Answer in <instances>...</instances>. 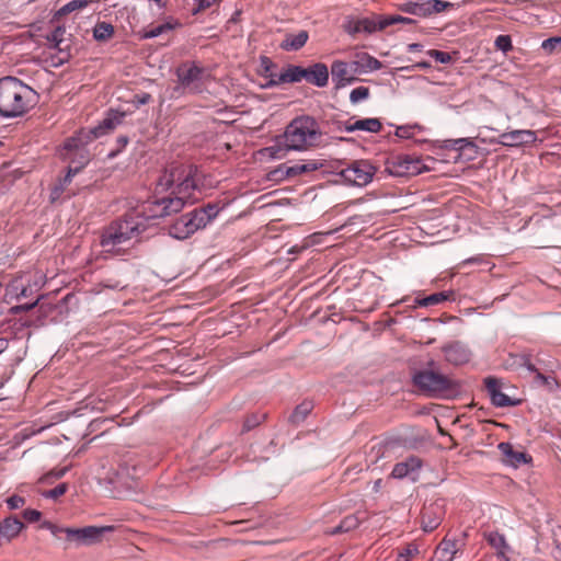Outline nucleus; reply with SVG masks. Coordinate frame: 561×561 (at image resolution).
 <instances>
[{
    "mask_svg": "<svg viewBox=\"0 0 561 561\" xmlns=\"http://www.w3.org/2000/svg\"><path fill=\"white\" fill-rule=\"evenodd\" d=\"M198 168L175 163L164 170L157 183V191H170L167 196L149 204L147 213L131 211L112 220L100 231L99 243L104 259L121 256L148 228V219L162 218L181 211L199 199Z\"/></svg>",
    "mask_w": 561,
    "mask_h": 561,
    "instance_id": "f257e3e1",
    "label": "nucleus"
},
{
    "mask_svg": "<svg viewBox=\"0 0 561 561\" xmlns=\"http://www.w3.org/2000/svg\"><path fill=\"white\" fill-rule=\"evenodd\" d=\"M123 118L124 113L111 110L106 116L93 128H81L72 137L66 139L64 149L67 151V158L71 163H76L77 157H79V164L76 167L69 165L65 176L59 179L58 182L62 184L65 188L71 183L72 178L87 164V145L113 131L118 125L122 124Z\"/></svg>",
    "mask_w": 561,
    "mask_h": 561,
    "instance_id": "f03ea898",
    "label": "nucleus"
},
{
    "mask_svg": "<svg viewBox=\"0 0 561 561\" xmlns=\"http://www.w3.org/2000/svg\"><path fill=\"white\" fill-rule=\"evenodd\" d=\"M322 131L314 117L300 115L295 117L285 128L283 135L275 139V144L265 150L273 159H282L288 151H306L318 147L321 142Z\"/></svg>",
    "mask_w": 561,
    "mask_h": 561,
    "instance_id": "7ed1b4c3",
    "label": "nucleus"
},
{
    "mask_svg": "<svg viewBox=\"0 0 561 561\" xmlns=\"http://www.w3.org/2000/svg\"><path fill=\"white\" fill-rule=\"evenodd\" d=\"M38 93L15 77L0 79V116L16 118L26 114L38 103Z\"/></svg>",
    "mask_w": 561,
    "mask_h": 561,
    "instance_id": "20e7f679",
    "label": "nucleus"
},
{
    "mask_svg": "<svg viewBox=\"0 0 561 561\" xmlns=\"http://www.w3.org/2000/svg\"><path fill=\"white\" fill-rule=\"evenodd\" d=\"M412 382L422 394L434 399H456L462 392V383L440 373L434 360H430L425 368L415 370Z\"/></svg>",
    "mask_w": 561,
    "mask_h": 561,
    "instance_id": "39448f33",
    "label": "nucleus"
},
{
    "mask_svg": "<svg viewBox=\"0 0 561 561\" xmlns=\"http://www.w3.org/2000/svg\"><path fill=\"white\" fill-rule=\"evenodd\" d=\"M220 203H208L178 217L168 228L169 234L185 240L198 230L205 229L222 210Z\"/></svg>",
    "mask_w": 561,
    "mask_h": 561,
    "instance_id": "423d86ee",
    "label": "nucleus"
},
{
    "mask_svg": "<svg viewBox=\"0 0 561 561\" xmlns=\"http://www.w3.org/2000/svg\"><path fill=\"white\" fill-rule=\"evenodd\" d=\"M114 526H85L82 528H67L66 541L80 546H92L102 541L104 534L114 531Z\"/></svg>",
    "mask_w": 561,
    "mask_h": 561,
    "instance_id": "0eeeda50",
    "label": "nucleus"
},
{
    "mask_svg": "<svg viewBox=\"0 0 561 561\" xmlns=\"http://www.w3.org/2000/svg\"><path fill=\"white\" fill-rule=\"evenodd\" d=\"M376 168L367 160H355L337 174L347 184L354 186H366L373 181Z\"/></svg>",
    "mask_w": 561,
    "mask_h": 561,
    "instance_id": "6e6552de",
    "label": "nucleus"
},
{
    "mask_svg": "<svg viewBox=\"0 0 561 561\" xmlns=\"http://www.w3.org/2000/svg\"><path fill=\"white\" fill-rule=\"evenodd\" d=\"M387 171L393 176H414L428 169L423 160L411 154H398L387 162Z\"/></svg>",
    "mask_w": 561,
    "mask_h": 561,
    "instance_id": "1a4fd4ad",
    "label": "nucleus"
},
{
    "mask_svg": "<svg viewBox=\"0 0 561 561\" xmlns=\"http://www.w3.org/2000/svg\"><path fill=\"white\" fill-rule=\"evenodd\" d=\"M204 69L195 62H184L176 68L180 88L186 93H199L203 88Z\"/></svg>",
    "mask_w": 561,
    "mask_h": 561,
    "instance_id": "9d476101",
    "label": "nucleus"
},
{
    "mask_svg": "<svg viewBox=\"0 0 561 561\" xmlns=\"http://www.w3.org/2000/svg\"><path fill=\"white\" fill-rule=\"evenodd\" d=\"M451 7H454L451 2L444 0H409L400 4V10L420 18H428L434 13H440Z\"/></svg>",
    "mask_w": 561,
    "mask_h": 561,
    "instance_id": "9b49d317",
    "label": "nucleus"
},
{
    "mask_svg": "<svg viewBox=\"0 0 561 561\" xmlns=\"http://www.w3.org/2000/svg\"><path fill=\"white\" fill-rule=\"evenodd\" d=\"M442 148L456 151L455 161H472L479 154L478 145L470 138L445 139Z\"/></svg>",
    "mask_w": 561,
    "mask_h": 561,
    "instance_id": "f8f14e48",
    "label": "nucleus"
},
{
    "mask_svg": "<svg viewBox=\"0 0 561 561\" xmlns=\"http://www.w3.org/2000/svg\"><path fill=\"white\" fill-rule=\"evenodd\" d=\"M484 386L490 397L491 403L496 408L516 407L520 403L518 399H512L502 392L501 379L489 376L484 379Z\"/></svg>",
    "mask_w": 561,
    "mask_h": 561,
    "instance_id": "ddd939ff",
    "label": "nucleus"
},
{
    "mask_svg": "<svg viewBox=\"0 0 561 561\" xmlns=\"http://www.w3.org/2000/svg\"><path fill=\"white\" fill-rule=\"evenodd\" d=\"M446 362L454 366L467 364L470 360L471 352L468 346L459 341L445 344L442 347Z\"/></svg>",
    "mask_w": 561,
    "mask_h": 561,
    "instance_id": "4468645a",
    "label": "nucleus"
},
{
    "mask_svg": "<svg viewBox=\"0 0 561 561\" xmlns=\"http://www.w3.org/2000/svg\"><path fill=\"white\" fill-rule=\"evenodd\" d=\"M537 139L536 133L528 129H515L502 133L499 136V144L504 147H520L533 144Z\"/></svg>",
    "mask_w": 561,
    "mask_h": 561,
    "instance_id": "2eb2a0df",
    "label": "nucleus"
},
{
    "mask_svg": "<svg viewBox=\"0 0 561 561\" xmlns=\"http://www.w3.org/2000/svg\"><path fill=\"white\" fill-rule=\"evenodd\" d=\"M503 456V463L513 468H518L524 463L531 462L533 458L525 451L515 450L508 442H502L497 445Z\"/></svg>",
    "mask_w": 561,
    "mask_h": 561,
    "instance_id": "dca6fc26",
    "label": "nucleus"
},
{
    "mask_svg": "<svg viewBox=\"0 0 561 561\" xmlns=\"http://www.w3.org/2000/svg\"><path fill=\"white\" fill-rule=\"evenodd\" d=\"M331 75L336 89L344 88L356 80V77L352 75L348 62L343 60H334L332 62Z\"/></svg>",
    "mask_w": 561,
    "mask_h": 561,
    "instance_id": "f3484780",
    "label": "nucleus"
},
{
    "mask_svg": "<svg viewBox=\"0 0 561 561\" xmlns=\"http://www.w3.org/2000/svg\"><path fill=\"white\" fill-rule=\"evenodd\" d=\"M443 520V512L438 505L425 506L421 513V527L425 533L435 530Z\"/></svg>",
    "mask_w": 561,
    "mask_h": 561,
    "instance_id": "a211bd4d",
    "label": "nucleus"
},
{
    "mask_svg": "<svg viewBox=\"0 0 561 561\" xmlns=\"http://www.w3.org/2000/svg\"><path fill=\"white\" fill-rule=\"evenodd\" d=\"M306 77V70L301 66L288 65L277 77L276 81L266 82L264 88H273L282 83L300 82Z\"/></svg>",
    "mask_w": 561,
    "mask_h": 561,
    "instance_id": "6ab92c4d",
    "label": "nucleus"
},
{
    "mask_svg": "<svg viewBox=\"0 0 561 561\" xmlns=\"http://www.w3.org/2000/svg\"><path fill=\"white\" fill-rule=\"evenodd\" d=\"M459 551V541L445 537L436 547L433 561H453Z\"/></svg>",
    "mask_w": 561,
    "mask_h": 561,
    "instance_id": "aec40b11",
    "label": "nucleus"
},
{
    "mask_svg": "<svg viewBox=\"0 0 561 561\" xmlns=\"http://www.w3.org/2000/svg\"><path fill=\"white\" fill-rule=\"evenodd\" d=\"M305 80L308 81L309 83H312L318 88H323L328 84L329 70L325 64L317 62L310 66L309 68H305Z\"/></svg>",
    "mask_w": 561,
    "mask_h": 561,
    "instance_id": "412c9836",
    "label": "nucleus"
},
{
    "mask_svg": "<svg viewBox=\"0 0 561 561\" xmlns=\"http://www.w3.org/2000/svg\"><path fill=\"white\" fill-rule=\"evenodd\" d=\"M486 540L489 545L495 549V553L489 556L490 558H499L501 560L510 561L508 552L511 549L502 534L492 531L486 535Z\"/></svg>",
    "mask_w": 561,
    "mask_h": 561,
    "instance_id": "4be33fe9",
    "label": "nucleus"
},
{
    "mask_svg": "<svg viewBox=\"0 0 561 561\" xmlns=\"http://www.w3.org/2000/svg\"><path fill=\"white\" fill-rule=\"evenodd\" d=\"M23 528L24 524L16 516L5 517L0 522V539L10 541L18 537Z\"/></svg>",
    "mask_w": 561,
    "mask_h": 561,
    "instance_id": "5701e85b",
    "label": "nucleus"
},
{
    "mask_svg": "<svg viewBox=\"0 0 561 561\" xmlns=\"http://www.w3.org/2000/svg\"><path fill=\"white\" fill-rule=\"evenodd\" d=\"M422 467V461L417 457H410L405 461L394 465L391 477L394 479H403L413 473H416Z\"/></svg>",
    "mask_w": 561,
    "mask_h": 561,
    "instance_id": "b1692460",
    "label": "nucleus"
},
{
    "mask_svg": "<svg viewBox=\"0 0 561 561\" xmlns=\"http://www.w3.org/2000/svg\"><path fill=\"white\" fill-rule=\"evenodd\" d=\"M181 26L182 23L176 18L168 16L163 23L144 30L141 38H154Z\"/></svg>",
    "mask_w": 561,
    "mask_h": 561,
    "instance_id": "393cba45",
    "label": "nucleus"
},
{
    "mask_svg": "<svg viewBox=\"0 0 561 561\" xmlns=\"http://www.w3.org/2000/svg\"><path fill=\"white\" fill-rule=\"evenodd\" d=\"M447 300H455V291L454 290L438 291V293L431 294L423 298L416 297L414 299V307L437 306Z\"/></svg>",
    "mask_w": 561,
    "mask_h": 561,
    "instance_id": "a878e982",
    "label": "nucleus"
},
{
    "mask_svg": "<svg viewBox=\"0 0 561 561\" xmlns=\"http://www.w3.org/2000/svg\"><path fill=\"white\" fill-rule=\"evenodd\" d=\"M308 38L309 33L305 30L299 31L297 34H286L279 47L286 51H297L306 45Z\"/></svg>",
    "mask_w": 561,
    "mask_h": 561,
    "instance_id": "bb28decb",
    "label": "nucleus"
},
{
    "mask_svg": "<svg viewBox=\"0 0 561 561\" xmlns=\"http://www.w3.org/2000/svg\"><path fill=\"white\" fill-rule=\"evenodd\" d=\"M321 167H322V163L314 161V160L307 161L305 163H296L290 167L284 165L285 176L294 178V176H297L300 174L310 173L312 171L320 169Z\"/></svg>",
    "mask_w": 561,
    "mask_h": 561,
    "instance_id": "cd10ccee",
    "label": "nucleus"
},
{
    "mask_svg": "<svg viewBox=\"0 0 561 561\" xmlns=\"http://www.w3.org/2000/svg\"><path fill=\"white\" fill-rule=\"evenodd\" d=\"M312 410H313V402L309 401V400H305L294 409L288 421L293 425L297 426V425L301 424L307 419V416L311 413Z\"/></svg>",
    "mask_w": 561,
    "mask_h": 561,
    "instance_id": "c85d7f7f",
    "label": "nucleus"
},
{
    "mask_svg": "<svg viewBox=\"0 0 561 561\" xmlns=\"http://www.w3.org/2000/svg\"><path fill=\"white\" fill-rule=\"evenodd\" d=\"M114 26L106 21H99L93 27V38L96 42H106L113 37Z\"/></svg>",
    "mask_w": 561,
    "mask_h": 561,
    "instance_id": "c756f323",
    "label": "nucleus"
},
{
    "mask_svg": "<svg viewBox=\"0 0 561 561\" xmlns=\"http://www.w3.org/2000/svg\"><path fill=\"white\" fill-rule=\"evenodd\" d=\"M355 126L357 130H363L373 134L379 133L382 128L380 119L375 117L357 119L355 122Z\"/></svg>",
    "mask_w": 561,
    "mask_h": 561,
    "instance_id": "7c9ffc66",
    "label": "nucleus"
},
{
    "mask_svg": "<svg viewBox=\"0 0 561 561\" xmlns=\"http://www.w3.org/2000/svg\"><path fill=\"white\" fill-rule=\"evenodd\" d=\"M385 15H378L375 18H363L362 23V32L366 34H371L376 31H382L386 27H381L380 24L383 23Z\"/></svg>",
    "mask_w": 561,
    "mask_h": 561,
    "instance_id": "2f4dec72",
    "label": "nucleus"
},
{
    "mask_svg": "<svg viewBox=\"0 0 561 561\" xmlns=\"http://www.w3.org/2000/svg\"><path fill=\"white\" fill-rule=\"evenodd\" d=\"M356 57L359 59L364 73L379 70L382 67L381 61L368 53L358 54Z\"/></svg>",
    "mask_w": 561,
    "mask_h": 561,
    "instance_id": "473e14b6",
    "label": "nucleus"
},
{
    "mask_svg": "<svg viewBox=\"0 0 561 561\" xmlns=\"http://www.w3.org/2000/svg\"><path fill=\"white\" fill-rule=\"evenodd\" d=\"M267 414L266 413H252L248 415L242 425V433H247L259 426L262 422L265 421Z\"/></svg>",
    "mask_w": 561,
    "mask_h": 561,
    "instance_id": "72a5a7b5",
    "label": "nucleus"
},
{
    "mask_svg": "<svg viewBox=\"0 0 561 561\" xmlns=\"http://www.w3.org/2000/svg\"><path fill=\"white\" fill-rule=\"evenodd\" d=\"M91 0H71L64 4L58 11L57 15L62 16L67 15L76 10H80L85 8Z\"/></svg>",
    "mask_w": 561,
    "mask_h": 561,
    "instance_id": "f704fd0d",
    "label": "nucleus"
},
{
    "mask_svg": "<svg viewBox=\"0 0 561 561\" xmlns=\"http://www.w3.org/2000/svg\"><path fill=\"white\" fill-rule=\"evenodd\" d=\"M359 524V520L357 517L355 516H346L344 519H342V522L339 524V526H336L333 530H332V534H341V533H346V531H350L352 529H355Z\"/></svg>",
    "mask_w": 561,
    "mask_h": 561,
    "instance_id": "c9c22d12",
    "label": "nucleus"
},
{
    "mask_svg": "<svg viewBox=\"0 0 561 561\" xmlns=\"http://www.w3.org/2000/svg\"><path fill=\"white\" fill-rule=\"evenodd\" d=\"M369 89L367 87L360 85L355 89H353L350 93V101L353 104H357L366 99L369 98Z\"/></svg>",
    "mask_w": 561,
    "mask_h": 561,
    "instance_id": "e433bc0d",
    "label": "nucleus"
},
{
    "mask_svg": "<svg viewBox=\"0 0 561 561\" xmlns=\"http://www.w3.org/2000/svg\"><path fill=\"white\" fill-rule=\"evenodd\" d=\"M194 7L192 8V15L198 13L220 3V0H193Z\"/></svg>",
    "mask_w": 561,
    "mask_h": 561,
    "instance_id": "4c0bfd02",
    "label": "nucleus"
},
{
    "mask_svg": "<svg viewBox=\"0 0 561 561\" xmlns=\"http://www.w3.org/2000/svg\"><path fill=\"white\" fill-rule=\"evenodd\" d=\"M494 46L496 49L507 53L513 49L512 38L510 35H499L495 38Z\"/></svg>",
    "mask_w": 561,
    "mask_h": 561,
    "instance_id": "58836bf2",
    "label": "nucleus"
},
{
    "mask_svg": "<svg viewBox=\"0 0 561 561\" xmlns=\"http://www.w3.org/2000/svg\"><path fill=\"white\" fill-rule=\"evenodd\" d=\"M417 552V547L410 543L398 552L396 561H411Z\"/></svg>",
    "mask_w": 561,
    "mask_h": 561,
    "instance_id": "ea45409f",
    "label": "nucleus"
},
{
    "mask_svg": "<svg viewBox=\"0 0 561 561\" xmlns=\"http://www.w3.org/2000/svg\"><path fill=\"white\" fill-rule=\"evenodd\" d=\"M385 18L383 23L380 24L381 27H388L397 23L412 24L415 22L414 20L402 15H385Z\"/></svg>",
    "mask_w": 561,
    "mask_h": 561,
    "instance_id": "a19ab883",
    "label": "nucleus"
},
{
    "mask_svg": "<svg viewBox=\"0 0 561 561\" xmlns=\"http://www.w3.org/2000/svg\"><path fill=\"white\" fill-rule=\"evenodd\" d=\"M68 490V484L67 483H59L57 486H55L54 489H50L48 491H45L43 493V496L46 497V499H53V500H56L58 499L59 496L64 495Z\"/></svg>",
    "mask_w": 561,
    "mask_h": 561,
    "instance_id": "79ce46f5",
    "label": "nucleus"
},
{
    "mask_svg": "<svg viewBox=\"0 0 561 561\" xmlns=\"http://www.w3.org/2000/svg\"><path fill=\"white\" fill-rule=\"evenodd\" d=\"M23 284L21 283V275L15 276L8 285H7V294L19 299V293L21 291Z\"/></svg>",
    "mask_w": 561,
    "mask_h": 561,
    "instance_id": "37998d69",
    "label": "nucleus"
},
{
    "mask_svg": "<svg viewBox=\"0 0 561 561\" xmlns=\"http://www.w3.org/2000/svg\"><path fill=\"white\" fill-rule=\"evenodd\" d=\"M541 47L548 53L561 50V37H550L542 42Z\"/></svg>",
    "mask_w": 561,
    "mask_h": 561,
    "instance_id": "c03bdc74",
    "label": "nucleus"
},
{
    "mask_svg": "<svg viewBox=\"0 0 561 561\" xmlns=\"http://www.w3.org/2000/svg\"><path fill=\"white\" fill-rule=\"evenodd\" d=\"M535 379L540 382L542 386H546L550 390H553L556 387H558V381L553 376L550 375H543L542 373H537L535 376Z\"/></svg>",
    "mask_w": 561,
    "mask_h": 561,
    "instance_id": "a18cd8bd",
    "label": "nucleus"
},
{
    "mask_svg": "<svg viewBox=\"0 0 561 561\" xmlns=\"http://www.w3.org/2000/svg\"><path fill=\"white\" fill-rule=\"evenodd\" d=\"M427 55L433 57L437 62L440 64H449L451 61V56L447 51L430 49Z\"/></svg>",
    "mask_w": 561,
    "mask_h": 561,
    "instance_id": "49530a36",
    "label": "nucleus"
},
{
    "mask_svg": "<svg viewBox=\"0 0 561 561\" xmlns=\"http://www.w3.org/2000/svg\"><path fill=\"white\" fill-rule=\"evenodd\" d=\"M417 127V125H403L398 126L396 129V136L402 139H410L413 137V129Z\"/></svg>",
    "mask_w": 561,
    "mask_h": 561,
    "instance_id": "de8ad7c7",
    "label": "nucleus"
},
{
    "mask_svg": "<svg viewBox=\"0 0 561 561\" xmlns=\"http://www.w3.org/2000/svg\"><path fill=\"white\" fill-rule=\"evenodd\" d=\"M38 301H39V298L36 299L33 302H30V304H23V305L13 306V307L10 308L9 312L11 314L16 316V314H20L22 312L30 311V310H32L33 308H35L37 306Z\"/></svg>",
    "mask_w": 561,
    "mask_h": 561,
    "instance_id": "09e8293b",
    "label": "nucleus"
},
{
    "mask_svg": "<svg viewBox=\"0 0 561 561\" xmlns=\"http://www.w3.org/2000/svg\"><path fill=\"white\" fill-rule=\"evenodd\" d=\"M9 510L14 511L22 507L25 504V499L21 495L14 494L5 501Z\"/></svg>",
    "mask_w": 561,
    "mask_h": 561,
    "instance_id": "8fccbe9b",
    "label": "nucleus"
},
{
    "mask_svg": "<svg viewBox=\"0 0 561 561\" xmlns=\"http://www.w3.org/2000/svg\"><path fill=\"white\" fill-rule=\"evenodd\" d=\"M66 33L65 27L57 26L49 36H47V39L55 44V46H58L62 42V36Z\"/></svg>",
    "mask_w": 561,
    "mask_h": 561,
    "instance_id": "3c124183",
    "label": "nucleus"
},
{
    "mask_svg": "<svg viewBox=\"0 0 561 561\" xmlns=\"http://www.w3.org/2000/svg\"><path fill=\"white\" fill-rule=\"evenodd\" d=\"M151 100H152L151 94H149L147 92H141V93H137L134 95L133 104L136 107H139L141 105H146V104L150 103Z\"/></svg>",
    "mask_w": 561,
    "mask_h": 561,
    "instance_id": "603ef678",
    "label": "nucleus"
},
{
    "mask_svg": "<svg viewBox=\"0 0 561 561\" xmlns=\"http://www.w3.org/2000/svg\"><path fill=\"white\" fill-rule=\"evenodd\" d=\"M362 23V19H356V20H351L347 22V24L345 25V31L347 34L350 35H355V34H358V33H363L362 32V25H359Z\"/></svg>",
    "mask_w": 561,
    "mask_h": 561,
    "instance_id": "864d4df0",
    "label": "nucleus"
},
{
    "mask_svg": "<svg viewBox=\"0 0 561 561\" xmlns=\"http://www.w3.org/2000/svg\"><path fill=\"white\" fill-rule=\"evenodd\" d=\"M23 518L28 523L38 522L42 517V513L34 508H26L23 511Z\"/></svg>",
    "mask_w": 561,
    "mask_h": 561,
    "instance_id": "5fc2aeb1",
    "label": "nucleus"
},
{
    "mask_svg": "<svg viewBox=\"0 0 561 561\" xmlns=\"http://www.w3.org/2000/svg\"><path fill=\"white\" fill-rule=\"evenodd\" d=\"M64 191H65V187L62 186V184L57 182L50 190L51 202L57 201L62 195Z\"/></svg>",
    "mask_w": 561,
    "mask_h": 561,
    "instance_id": "6e6d98bb",
    "label": "nucleus"
},
{
    "mask_svg": "<svg viewBox=\"0 0 561 561\" xmlns=\"http://www.w3.org/2000/svg\"><path fill=\"white\" fill-rule=\"evenodd\" d=\"M260 60H261V66H262V68H263V76L265 77V76H267L270 72H272V69H273V67H274V64H273V62H272V60H271L268 57H266V56H262V57L260 58Z\"/></svg>",
    "mask_w": 561,
    "mask_h": 561,
    "instance_id": "4d7b16f0",
    "label": "nucleus"
},
{
    "mask_svg": "<svg viewBox=\"0 0 561 561\" xmlns=\"http://www.w3.org/2000/svg\"><path fill=\"white\" fill-rule=\"evenodd\" d=\"M520 365L526 367L528 371L534 373L535 376L537 375V373H539L537 367L531 363L529 356H523Z\"/></svg>",
    "mask_w": 561,
    "mask_h": 561,
    "instance_id": "13d9d810",
    "label": "nucleus"
},
{
    "mask_svg": "<svg viewBox=\"0 0 561 561\" xmlns=\"http://www.w3.org/2000/svg\"><path fill=\"white\" fill-rule=\"evenodd\" d=\"M348 67L350 69H352V75L355 77L356 75H362L364 73L363 72V68H362V65L359 62V59L358 57H356V60H353L351 62H348Z\"/></svg>",
    "mask_w": 561,
    "mask_h": 561,
    "instance_id": "bf43d9fd",
    "label": "nucleus"
},
{
    "mask_svg": "<svg viewBox=\"0 0 561 561\" xmlns=\"http://www.w3.org/2000/svg\"><path fill=\"white\" fill-rule=\"evenodd\" d=\"M67 467L60 469H53L50 472L47 473L46 478L60 479L67 473Z\"/></svg>",
    "mask_w": 561,
    "mask_h": 561,
    "instance_id": "052dcab7",
    "label": "nucleus"
},
{
    "mask_svg": "<svg viewBox=\"0 0 561 561\" xmlns=\"http://www.w3.org/2000/svg\"><path fill=\"white\" fill-rule=\"evenodd\" d=\"M129 142V138L127 136H118L116 138L117 144V150L115 153H112L111 156H115L117 152L122 151Z\"/></svg>",
    "mask_w": 561,
    "mask_h": 561,
    "instance_id": "680f3d73",
    "label": "nucleus"
},
{
    "mask_svg": "<svg viewBox=\"0 0 561 561\" xmlns=\"http://www.w3.org/2000/svg\"><path fill=\"white\" fill-rule=\"evenodd\" d=\"M68 527H59L57 525H53L51 529H49V531L51 533L53 536H55L57 539H60L61 538V534H65L66 535V529Z\"/></svg>",
    "mask_w": 561,
    "mask_h": 561,
    "instance_id": "e2e57ef3",
    "label": "nucleus"
},
{
    "mask_svg": "<svg viewBox=\"0 0 561 561\" xmlns=\"http://www.w3.org/2000/svg\"><path fill=\"white\" fill-rule=\"evenodd\" d=\"M330 125L332 126V130L343 131L345 123L341 121H332Z\"/></svg>",
    "mask_w": 561,
    "mask_h": 561,
    "instance_id": "0e129e2a",
    "label": "nucleus"
},
{
    "mask_svg": "<svg viewBox=\"0 0 561 561\" xmlns=\"http://www.w3.org/2000/svg\"><path fill=\"white\" fill-rule=\"evenodd\" d=\"M552 556L556 561H561V545L560 543L556 545Z\"/></svg>",
    "mask_w": 561,
    "mask_h": 561,
    "instance_id": "69168bd1",
    "label": "nucleus"
},
{
    "mask_svg": "<svg viewBox=\"0 0 561 561\" xmlns=\"http://www.w3.org/2000/svg\"><path fill=\"white\" fill-rule=\"evenodd\" d=\"M423 48V45L422 44H419V43H412L408 46V50L410 53H413V51H421Z\"/></svg>",
    "mask_w": 561,
    "mask_h": 561,
    "instance_id": "338daca9",
    "label": "nucleus"
},
{
    "mask_svg": "<svg viewBox=\"0 0 561 561\" xmlns=\"http://www.w3.org/2000/svg\"><path fill=\"white\" fill-rule=\"evenodd\" d=\"M356 130H357V128L355 126V122L354 123H348V122L345 123L344 131L353 133V131H356Z\"/></svg>",
    "mask_w": 561,
    "mask_h": 561,
    "instance_id": "774afa93",
    "label": "nucleus"
}]
</instances>
